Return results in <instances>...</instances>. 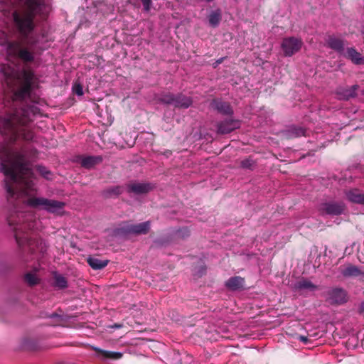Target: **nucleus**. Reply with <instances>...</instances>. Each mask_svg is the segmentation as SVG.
<instances>
[{
	"instance_id": "7",
	"label": "nucleus",
	"mask_w": 364,
	"mask_h": 364,
	"mask_svg": "<svg viewBox=\"0 0 364 364\" xmlns=\"http://www.w3.org/2000/svg\"><path fill=\"white\" fill-rule=\"evenodd\" d=\"M302 40L296 37H287L282 40L281 48L286 57H291L300 50Z\"/></svg>"
},
{
	"instance_id": "25",
	"label": "nucleus",
	"mask_w": 364,
	"mask_h": 364,
	"mask_svg": "<svg viewBox=\"0 0 364 364\" xmlns=\"http://www.w3.org/2000/svg\"><path fill=\"white\" fill-rule=\"evenodd\" d=\"M24 282L29 287H33L39 284L40 279L36 276V274L28 272L23 276Z\"/></svg>"
},
{
	"instance_id": "16",
	"label": "nucleus",
	"mask_w": 364,
	"mask_h": 364,
	"mask_svg": "<svg viewBox=\"0 0 364 364\" xmlns=\"http://www.w3.org/2000/svg\"><path fill=\"white\" fill-rule=\"evenodd\" d=\"M346 41L334 36H328L327 39L328 47L343 55L346 53Z\"/></svg>"
},
{
	"instance_id": "24",
	"label": "nucleus",
	"mask_w": 364,
	"mask_h": 364,
	"mask_svg": "<svg viewBox=\"0 0 364 364\" xmlns=\"http://www.w3.org/2000/svg\"><path fill=\"white\" fill-rule=\"evenodd\" d=\"M208 23L211 27H217L222 19L221 11L220 9L212 11L208 15Z\"/></svg>"
},
{
	"instance_id": "29",
	"label": "nucleus",
	"mask_w": 364,
	"mask_h": 364,
	"mask_svg": "<svg viewBox=\"0 0 364 364\" xmlns=\"http://www.w3.org/2000/svg\"><path fill=\"white\" fill-rule=\"evenodd\" d=\"M73 91L75 94H76L78 96L82 95H83L82 85L77 81L75 82L73 85Z\"/></svg>"
},
{
	"instance_id": "11",
	"label": "nucleus",
	"mask_w": 364,
	"mask_h": 364,
	"mask_svg": "<svg viewBox=\"0 0 364 364\" xmlns=\"http://www.w3.org/2000/svg\"><path fill=\"white\" fill-rule=\"evenodd\" d=\"M340 271L345 278L360 277L364 280V271L353 264L348 263L340 267Z\"/></svg>"
},
{
	"instance_id": "31",
	"label": "nucleus",
	"mask_w": 364,
	"mask_h": 364,
	"mask_svg": "<svg viewBox=\"0 0 364 364\" xmlns=\"http://www.w3.org/2000/svg\"><path fill=\"white\" fill-rule=\"evenodd\" d=\"M184 355H185V357L183 358H181L180 360L181 364L183 362L186 364H190L192 362L191 357L188 354H186V353H184Z\"/></svg>"
},
{
	"instance_id": "14",
	"label": "nucleus",
	"mask_w": 364,
	"mask_h": 364,
	"mask_svg": "<svg viewBox=\"0 0 364 364\" xmlns=\"http://www.w3.org/2000/svg\"><path fill=\"white\" fill-rule=\"evenodd\" d=\"M103 158L102 156H79L77 161L82 167L90 169L95 166L101 164Z\"/></svg>"
},
{
	"instance_id": "21",
	"label": "nucleus",
	"mask_w": 364,
	"mask_h": 364,
	"mask_svg": "<svg viewBox=\"0 0 364 364\" xmlns=\"http://www.w3.org/2000/svg\"><path fill=\"white\" fill-rule=\"evenodd\" d=\"M53 287L58 289H64L68 287L67 278L57 272L53 273Z\"/></svg>"
},
{
	"instance_id": "3",
	"label": "nucleus",
	"mask_w": 364,
	"mask_h": 364,
	"mask_svg": "<svg viewBox=\"0 0 364 364\" xmlns=\"http://www.w3.org/2000/svg\"><path fill=\"white\" fill-rule=\"evenodd\" d=\"M26 204L32 208H42L47 212L54 214H61L65 205V203L62 201L37 197L28 198Z\"/></svg>"
},
{
	"instance_id": "12",
	"label": "nucleus",
	"mask_w": 364,
	"mask_h": 364,
	"mask_svg": "<svg viewBox=\"0 0 364 364\" xmlns=\"http://www.w3.org/2000/svg\"><path fill=\"white\" fill-rule=\"evenodd\" d=\"M240 122L238 120L230 119L223 120L218 124V133L221 134H229L240 128Z\"/></svg>"
},
{
	"instance_id": "37",
	"label": "nucleus",
	"mask_w": 364,
	"mask_h": 364,
	"mask_svg": "<svg viewBox=\"0 0 364 364\" xmlns=\"http://www.w3.org/2000/svg\"><path fill=\"white\" fill-rule=\"evenodd\" d=\"M222 61H223V59L221 58L220 60H219L218 61V63H222Z\"/></svg>"
},
{
	"instance_id": "28",
	"label": "nucleus",
	"mask_w": 364,
	"mask_h": 364,
	"mask_svg": "<svg viewBox=\"0 0 364 364\" xmlns=\"http://www.w3.org/2000/svg\"><path fill=\"white\" fill-rule=\"evenodd\" d=\"M241 167L252 170L255 166V162L251 159H245L240 162Z\"/></svg>"
},
{
	"instance_id": "13",
	"label": "nucleus",
	"mask_w": 364,
	"mask_h": 364,
	"mask_svg": "<svg viewBox=\"0 0 364 364\" xmlns=\"http://www.w3.org/2000/svg\"><path fill=\"white\" fill-rule=\"evenodd\" d=\"M210 106L213 109L223 115L231 116L233 114V109L228 102L223 101L220 99H213L210 102Z\"/></svg>"
},
{
	"instance_id": "34",
	"label": "nucleus",
	"mask_w": 364,
	"mask_h": 364,
	"mask_svg": "<svg viewBox=\"0 0 364 364\" xmlns=\"http://www.w3.org/2000/svg\"><path fill=\"white\" fill-rule=\"evenodd\" d=\"M123 326L122 324H120V323H114L113 326H112V328H120Z\"/></svg>"
},
{
	"instance_id": "8",
	"label": "nucleus",
	"mask_w": 364,
	"mask_h": 364,
	"mask_svg": "<svg viewBox=\"0 0 364 364\" xmlns=\"http://www.w3.org/2000/svg\"><path fill=\"white\" fill-rule=\"evenodd\" d=\"M346 206L342 202H328L321 203L318 208L321 215H340L343 213Z\"/></svg>"
},
{
	"instance_id": "23",
	"label": "nucleus",
	"mask_w": 364,
	"mask_h": 364,
	"mask_svg": "<svg viewBox=\"0 0 364 364\" xmlns=\"http://www.w3.org/2000/svg\"><path fill=\"white\" fill-rule=\"evenodd\" d=\"M305 132L306 130L301 127H293L286 130L284 133V135L287 139H291L304 136Z\"/></svg>"
},
{
	"instance_id": "22",
	"label": "nucleus",
	"mask_w": 364,
	"mask_h": 364,
	"mask_svg": "<svg viewBox=\"0 0 364 364\" xmlns=\"http://www.w3.org/2000/svg\"><path fill=\"white\" fill-rule=\"evenodd\" d=\"M87 262L93 269L99 270L105 268L107 265L109 260H102L98 257H90L87 258Z\"/></svg>"
},
{
	"instance_id": "33",
	"label": "nucleus",
	"mask_w": 364,
	"mask_h": 364,
	"mask_svg": "<svg viewBox=\"0 0 364 364\" xmlns=\"http://www.w3.org/2000/svg\"><path fill=\"white\" fill-rule=\"evenodd\" d=\"M49 318H57L59 319V321H61V316L60 315H58V314L56 313H53L51 314L49 316Z\"/></svg>"
},
{
	"instance_id": "17",
	"label": "nucleus",
	"mask_w": 364,
	"mask_h": 364,
	"mask_svg": "<svg viewBox=\"0 0 364 364\" xmlns=\"http://www.w3.org/2000/svg\"><path fill=\"white\" fill-rule=\"evenodd\" d=\"M245 278L235 276L229 278L225 283V287L230 291H242L245 289Z\"/></svg>"
},
{
	"instance_id": "18",
	"label": "nucleus",
	"mask_w": 364,
	"mask_h": 364,
	"mask_svg": "<svg viewBox=\"0 0 364 364\" xmlns=\"http://www.w3.org/2000/svg\"><path fill=\"white\" fill-rule=\"evenodd\" d=\"M343 57L351 60L355 65H364V57L353 47L346 49Z\"/></svg>"
},
{
	"instance_id": "32",
	"label": "nucleus",
	"mask_w": 364,
	"mask_h": 364,
	"mask_svg": "<svg viewBox=\"0 0 364 364\" xmlns=\"http://www.w3.org/2000/svg\"><path fill=\"white\" fill-rule=\"evenodd\" d=\"M299 339L300 341H301L304 343H308L309 342V338L305 336H300L299 337Z\"/></svg>"
},
{
	"instance_id": "10",
	"label": "nucleus",
	"mask_w": 364,
	"mask_h": 364,
	"mask_svg": "<svg viewBox=\"0 0 364 364\" xmlns=\"http://www.w3.org/2000/svg\"><path fill=\"white\" fill-rule=\"evenodd\" d=\"M294 289L300 294H305L309 292H314L319 289V287L309 279L301 277L294 284Z\"/></svg>"
},
{
	"instance_id": "9",
	"label": "nucleus",
	"mask_w": 364,
	"mask_h": 364,
	"mask_svg": "<svg viewBox=\"0 0 364 364\" xmlns=\"http://www.w3.org/2000/svg\"><path fill=\"white\" fill-rule=\"evenodd\" d=\"M89 348L95 352V357L102 361L118 360L124 355L121 352L107 350L95 346H90Z\"/></svg>"
},
{
	"instance_id": "1",
	"label": "nucleus",
	"mask_w": 364,
	"mask_h": 364,
	"mask_svg": "<svg viewBox=\"0 0 364 364\" xmlns=\"http://www.w3.org/2000/svg\"><path fill=\"white\" fill-rule=\"evenodd\" d=\"M38 111L33 105L4 104L0 112V172L5 176L7 202L14 208L7 216V222L13 227L17 244L20 247L27 245L33 253L44 254L47 251L46 242L28 232L35 227L33 215L18 210L20 203L24 202L23 186L30 187L33 175L32 164L38 153L33 146H15L18 141H33L34 133L30 123Z\"/></svg>"
},
{
	"instance_id": "2",
	"label": "nucleus",
	"mask_w": 364,
	"mask_h": 364,
	"mask_svg": "<svg viewBox=\"0 0 364 364\" xmlns=\"http://www.w3.org/2000/svg\"><path fill=\"white\" fill-rule=\"evenodd\" d=\"M43 6L41 0H0V12L5 16L12 14L14 27L25 38L24 46H22L18 41L10 40L9 34L0 29V46L6 48L9 55L18 58L24 63H30L45 50L43 36H29L36 27L34 18L41 14Z\"/></svg>"
},
{
	"instance_id": "15",
	"label": "nucleus",
	"mask_w": 364,
	"mask_h": 364,
	"mask_svg": "<svg viewBox=\"0 0 364 364\" xmlns=\"http://www.w3.org/2000/svg\"><path fill=\"white\" fill-rule=\"evenodd\" d=\"M154 185L150 183H130L127 185V191L135 194H145L153 190Z\"/></svg>"
},
{
	"instance_id": "26",
	"label": "nucleus",
	"mask_w": 364,
	"mask_h": 364,
	"mask_svg": "<svg viewBox=\"0 0 364 364\" xmlns=\"http://www.w3.org/2000/svg\"><path fill=\"white\" fill-rule=\"evenodd\" d=\"M122 192V188L120 186H113L110 187L104 191V195L106 197H112V196H117L120 195Z\"/></svg>"
},
{
	"instance_id": "27",
	"label": "nucleus",
	"mask_w": 364,
	"mask_h": 364,
	"mask_svg": "<svg viewBox=\"0 0 364 364\" xmlns=\"http://www.w3.org/2000/svg\"><path fill=\"white\" fill-rule=\"evenodd\" d=\"M36 169L46 179H52L53 173L46 166H43L42 165H38L36 166Z\"/></svg>"
},
{
	"instance_id": "36",
	"label": "nucleus",
	"mask_w": 364,
	"mask_h": 364,
	"mask_svg": "<svg viewBox=\"0 0 364 364\" xmlns=\"http://www.w3.org/2000/svg\"><path fill=\"white\" fill-rule=\"evenodd\" d=\"M361 308H362V309H361V311H363V309H364V302H363V303L361 304Z\"/></svg>"
},
{
	"instance_id": "6",
	"label": "nucleus",
	"mask_w": 364,
	"mask_h": 364,
	"mask_svg": "<svg viewBox=\"0 0 364 364\" xmlns=\"http://www.w3.org/2000/svg\"><path fill=\"white\" fill-rule=\"evenodd\" d=\"M348 301V294L342 287H333L326 292V301L331 305H343Z\"/></svg>"
},
{
	"instance_id": "5",
	"label": "nucleus",
	"mask_w": 364,
	"mask_h": 364,
	"mask_svg": "<svg viewBox=\"0 0 364 364\" xmlns=\"http://www.w3.org/2000/svg\"><path fill=\"white\" fill-rule=\"evenodd\" d=\"M151 224L149 221L138 224H132L129 223H124L115 230V234L120 236L127 235H145L150 230Z\"/></svg>"
},
{
	"instance_id": "19",
	"label": "nucleus",
	"mask_w": 364,
	"mask_h": 364,
	"mask_svg": "<svg viewBox=\"0 0 364 364\" xmlns=\"http://www.w3.org/2000/svg\"><path fill=\"white\" fill-rule=\"evenodd\" d=\"M358 87V86L355 85L348 88H338L336 90V95L339 100H348L356 96L355 90Z\"/></svg>"
},
{
	"instance_id": "35",
	"label": "nucleus",
	"mask_w": 364,
	"mask_h": 364,
	"mask_svg": "<svg viewBox=\"0 0 364 364\" xmlns=\"http://www.w3.org/2000/svg\"><path fill=\"white\" fill-rule=\"evenodd\" d=\"M182 231H183V232H186V234L187 235H189V231H188V230L187 228H183V229H181V230H180V232H182Z\"/></svg>"
},
{
	"instance_id": "30",
	"label": "nucleus",
	"mask_w": 364,
	"mask_h": 364,
	"mask_svg": "<svg viewBox=\"0 0 364 364\" xmlns=\"http://www.w3.org/2000/svg\"><path fill=\"white\" fill-rule=\"evenodd\" d=\"M141 1L143 4L144 10L149 12L151 10V0H141Z\"/></svg>"
},
{
	"instance_id": "20",
	"label": "nucleus",
	"mask_w": 364,
	"mask_h": 364,
	"mask_svg": "<svg viewBox=\"0 0 364 364\" xmlns=\"http://www.w3.org/2000/svg\"><path fill=\"white\" fill-rule=\"evenodd\" d=\"M347 199L353 203L364 205V193L358 189H352L346 192Z\"/></svg>"
},
{
	"instance_id": "38",
	"label": "nucleus",
	"mask_w": 364,
	"mask_h": 364,
	"mask_svg": "<svg viewBox=\"0 0 364 364\" xmlns=\"http://www.w3.org/2000/svg\"><path fill=\"white\" fill-rule=\"evenodd\" d=\"M363 33L364 34V30H363Z\"/></svg>"
},
{
	"instance_id": "4",
	"label": "nucleus",
	"mask_w": 364,
	"mask_h": 364,
	"mask_svg": "<svg viewBox=\"0 0 364 364\" xmlns=\"http://www.w3.org/2000/svg\"><path fill=\"white\" fill-rule=\"evenodd\" d=\"M159 101L166 105H173L176 109H188L193 104L192 98L183 93L164 92L161 94Z\"/></svg>"
}]
</instances>
